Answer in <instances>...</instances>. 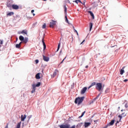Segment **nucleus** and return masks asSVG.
I'll return each instance as SVG.
<instances>
[{"label": "nucleus", "mask_w": 128, "mask_h": 128, "mask_svg": "<svg viewBox=\"0 0 128 128\" xmlns=\"http://www.w3.org/2000/svg\"><path fill=\"white\" fill-rule=\"evenodd\" d=\"M92 23L90 22V30H92Z\"/></svg>", "instance_id": "nucleus-25"}, {"label": "nucleus", "mask_w": 128, "mask_h": 128, "mask_svg": "<svg viewBox=\"0 0 128 128\" xmlns=\"http://www.w3.org/2000/svg\"><path fill=\"white\" fill-rule=\"evenodd\" d=\"M77 36H78V33L77 32H76Z\"/></svg>", "instance_id": "nucleus-48"}, {"label": "nucleus", "mask_w": 128, "mask_h": 128, "mask_svg": "<svg viewBox=\"0 0 128 128\" xmlns=\"http://www.w3.org/2000/svg\"><path fill=\"white\" fill-rule=\"evenodd\" d=\"M88 12L90 14L93 20H94V13H92V11H88Z\"/></svg>", "instance_id": "nucleus-15"}, {"label": "nucleus", "mask_w": 128, "mask_h": 128, "mask_svg": "<svg viewBox=\"0 0 128 128\" xmlns=\"http://www.w3.org/2000/svg\"><path fill=\"white\" fill-rule=\"evenodd\" d=\"M42 56H43V60L44 62H48L50 60V58L48 56H46L44 55H43Z\"/></svg>", "instance_id": "nucleus-9"}, {"label": "nucleus", "mask_w": 128, "mask_h": 128, "mask_svg": "<svg viewBox=\"0 0 128 128\" xmlns=\"http://www.w3.org/2000/svg\"><path fill=\"white\" fill-rule=\"evenodd\" d=\"M72 28H74V30H76V29H74V26H72Z\"/></svg>", "instance_id": "nucleus-46"}, {"label": "nucleus", "mask_w": 128, "mask_h": 128, "mask_svg": "<svg viewBox=\"0 0 128 128\" xmlns=\"http://www.w3.org/2000/svg\"><path fill=\"white\" fill-rule=\"evenodd\" d=\"M124 116H126V114L125 112L122 113V114H120L118 116V118H120L119 122H120L122 120V118H124Z\"/></svg>", "instance_id": "nucleus-6"}, {"label": "nucleus", "mask_w": 128, "mask_h": 128, "mask_svg": "<svg viewBox=\"0 0 128 128\" xmlns=\"http://www.w3.org/2000/svg\"><path fill=\"white\" fill-rule=\"evenodd\" d=\"M26 114L21 116V121L24 122V120H26Z\"/></svg>", "instance_id": "nucleus-13"}, {"label": "nucleus", "mask_w": 128, "mask_h": 128, "mask_svg": "<svg viewBox=\"0 0 128 128\" xmlns=\"http://www.w3.org/2000/svg\"><path fill=\"white\" fill-rule=\"evenodd\" d=\"M102 83H97L96 84V89L98 90V92H100L102 90Z\"/></svg>", "instance_id": "nucleus-3"}, {"label": "nucleus", "mask_w": 128, "mask_h": 128, "mask_svg": "<svg viewBox=\"0 0 128 128\" xmlns=\"http://www.w3.org/2000/svg\"><path fill=\"white\" fill-rule=\"evenodd\" d=\"M21 34H26V36H28V30H22V32H21Z\"/></svg>", "instance_id": "nucleus-12"}, {"label": "nucleus", "mask_w": 128, "mask_h": 128, "mask_svg": "<svg viewBox=\"0 0 128 128\" xmlns=\"http://www.w3.org/2000/svg\"><path fill=\"white\" fill-rule=\"evenodd\" d=\"M105 92L106 94H108V92H110V88H106L105 90Z\"/></svg>", "instance_id": "nucleus-31"}, {"label": "nucleus", "mask_w": 128, "mask_h": 128, "mask_svg": "<svg viewBox=\"0 0 128 128\" xmlns=\"http://www.w3.org/2000/svg\"><path fill=\"white\" fill-rule=\"evenodd\" d=\"M4 44V42H3L2 40H0V44Z\"/></svg>", "instance_id": "nucleus-35"}, {"label": "nucleus", "mask_w": 128, "mask_h": 128, "mask_svg": "<svg viewBox=\"0 0 128 128\" xmlns=\"http://www.w3.org/2000/svg\"><path fill=\"white\" fill-rule=\"evenodd\" d=\"M84 42H85V40H84L82 42H81L80 44H84Z\"/></svg>", "instance_id": "nucleus-42"}, {"label": "nucleus", "mask_w": 128, "mask_h": 128, "mask_svg": "<svg viewBox=\"0 0 128 128\" xmlns=\"http://www.w3.org/2000/svg\"><path fill=\"white\" fill-rule=\"evenodd\" d=\"M96 86V82H92L91 85L88 88V89L90 88L92 86Z\"/></svg>", "instance_id": "nucleus-24"}, {"label": "nucleus", "mask_w": 128, "mask_h": 128, "mask_svg": "<svg viewBox=\"0 0 128 128\" xmlns=\"http://www.w3.org/2000/svg\"><path fill=\"white\" fill-rule=\"evenodd\" d=\"M14 12H10L7 14L8 16H14Z\"/></svg>", "instance_id": "nucleus-21"}, {"label": "nucleus", "mask_w": 128, "mask_h": 128, "mask_svg": "<svg viewBox=\"0 0 128 128\" xmlns=\"http://www.w3.org/2000/svg\"><path fill=\"white\" fill-rule=\"evenodd\" d=\"M20 124H22V122H18V123L17 124V125H16V128H20Z\"/></svg>", "instance_id": "nucleus-22"}, {"label": "nucleus", "mask_w": 128, "mask_h": 128, "mask_svg": "<svg viewBox=\"0 0 128 128\" xmlns=\"http://www.w3.org/2000/svg\"><path fill=\"white\" fill-rule=\"evenodd\" d=\"M126 106H127L126 105Z\"/></svg>", "instance_id": "nucleus-51"}, {"label": "nucleus", "mask_w": 128, "mask_h": 128, "mask_svg": "<svg viewBox=\"0 0 128 128\" xmlns=\"http://www.w3.org/2000/svg\"><path fill=\"white\" fill-rule=\"evenodd\" d=\"M40 74L38 73L36 75V80H40Z\"/></svg>", "instance_id": "nucleus-17"}, {"label": "nucleus", "mask_w": 128, "mask_h": 128, "mask_svg": "<svg viewBox=\"0 0 128 128\" xmlns=\"http://www.w3.org/2000/svg\"><path fill=\"white\" fill-rule=\"evenodd\" d=\"M6 6L8 8H12V2L9 1L6 3Z\"/></svg>", "instance_id": "nucleus-11"}, {"label": "nucleus", "mask_w": 128, "mask_h": 128, "mask_svg": "<svg viewBox=\"0 0 128 128\" xmlns=\"http://www.w3.org/2000/svg\"><path fill=\"white\" fill-rule=\"evenodd\" d=\"M83 4H84V2Z\"/></svg>", "instance_id": "nucleus-52"}, {"label": "nucleus", "mask_w": 128, "mask_h": 128, "mask_svg": "<svg viewBox=\"0 0 128 128\" xmlns=\"http://www.w3.org/2000/svg\"><path fill=\"white\" fill-rule=\"evenodd\" d=\"M56 22L52 20L51 22H50V28H54V26L56 24Z\"/></svg>", "instance_id": "nucleus-4"}, {"label": "nucleus", "mask_w": 128, "mask_h": 128, "mask_svg": "<svg viewBox=\"0 0 128 128\" xmlns=\"http://www.w3.org/2000/svg\"><path fill=\"white\" fill-rule=\"evenodd\" d=\"M126 67L124 66L122 69L120 70V74L122 76V74H124V70Z\"/></svg>", "instance_id": "nucleus-16"}, {"label": "nucleus", "mask_w": 128, "mask_h": 128, "mask_svg": "<svg viewBox=\"0 0 128 128\" xmlns=\"http://www.w3.org/2000/svg\"><path fill=\"white\" fill-rule=\"evenodd\" d=\"M98 122V120H94V122Z\"/></svg>", "instance_id": "nucleus-40"}, {"label": "nucleus", "mask_w": 128, "mask_h": 128, "mask_svg": "<svg viewBox=\"0 0 128 128\" xmlns=\"http://www.w3.org/2000/svg\"><path fill=\"white\" fill-rule=\"evenodd\" d=\"M126 106H127L126 105Z\"/></svg>", "instance_id": "nucleus-50"}, {"label": "nucleus", "mask_w": 128, "mask_h": 128, "mask_svg": "<svg viewBox=\"0 0 128 128\" xmlns=\"http://www.w3.org/2000/svg\"><path fill=\"white\" fill-rule=\"evenodd\" d=\"M84 114H86V111H84V112H83L82 114V115L78 117L79 118H82V116H84Z\"/></svg>", "instance_id": "nucleus-28"}, {"label": "nucleus", "mask_w": 128, "mask_h": 128, "mask_svg": "<svg viewBox=\"0 0 128 128\" xmlns=\"http://www.w3.org/2000/svg\"><path fill=\"white\" fill-rule=\"evenodd\" d=\"M56 76V72H54L53 74L52 77H53V78H54V76Z\"/></svg>", "instance_id": "nucleus-32"}, {"label": "nucleus", "mask_w": 128, "mask_h": 128, "mask_svg": "<svg viewBox=\"0 0 128 128\" xmlns=\"http://www.w3.org/2000/svg\"><path fill=\"white\" fill-rule=\"evenodd\" d=\"M60 128H76V125L72 126L70 127V124H62L60 126Z\"/></svg>", "instance_id": "nucleus-2"}, {"label": "nucleus", "mask_w": 128, "mask_h": 128, "mask_svg": "<svg viewBox=\"0 0 128 128\" xmlns=\"http://www.w3.org/2000/svg\"><path fill=\"white\" fill-rule=\"evenodd\" d=\"M75 32H78V31L76 30H74Z\"/></svg>", "instance_id": "nucleus-45"}, {"label": "nucleus", "mask_w": 128, "mask_h": 128, "mask_svg": "<svg viewBox=\"0 0 128 128\" xmlns=\"http://www.w3.org/2000/svg\"><path fill=\"white\" fill-rule=\"evenodd\" d=\"M128 81V79H126L124 80V82H126Z\"/></svg>", "instance_id": "nucleus-38"}, {"label": "nucleus", "mask_w": 128, "mask_h": 128, "mask_svg": "<svg viewBox=\"0 0 128 128\" xmlns=\"http://www.w3.org/2000/svg\"><path fill=\"white\" fill-rule=\"evenodd\" d=\"M80 2V4H82V1H80V0H75V2L76 3V4H78V2Z\"/></svg>", "instance_id": "nucleus-29"}, {"label": "nucleus", "mask_w": 128, "mask_h": 128, "mask_svg": "<svg viewBox=\"0 0 128 128\" xmlns=\"http://www.w3.org/2000/svg\"><path fill=\"white\" fill-rule=\"evenodd\" d=\"M33 14V16H36V14Z\"/></svg>", "instance_id": "nucleus-47"}, {"label": "nucleus", "mask_w": 128, "mask_h": 128, "mask_svg": "<svg viewBox=\"0 0 128 128\" xmlns=\"http://www.w3.org/2000/svg\"><path fill=\"white\" fill-rule=\"evenodd\" d=\"M12 8L13 10H18L20 7L16 4H13L12 5Z\"/></svg>", "instance_id": "nucleus-10"}, {"label": "nucleus", "mask_w": 128, "mask_h": 128, "mask_svg": "<svg viewBox=\"0 0 128 128\" xmlns=\"http://www.w3.org/2000/svg\"><path fill=\"white\" fill-rule=\"evenodd\" d=\"M60 42H59L58 44V47L56 52H58V50H60Z\"/></svg>", "instance_id": "nucleus-30"}, {"label": "nucleus", "mask_w": 128, "mask_h": 128, "mask_svg": "<svg viewBox=\"0 0 128 128\" xmlns=\"http://www.w3.org/2000/svg\"><path fill=\"white\" fill-rule=\"evenodd\" d=\"M19 40L21 41H22L24 40V36H19Z\"/></svg>", "instance_id": "nucleus-23"}, {"label": "nucleus", "mask_w": 128, "mask_h": 128, "mask_svg": "<svg viewBox=\"0 0 128 128\" xmlns=\"http://www.w3.org/2000/svg\"><path fill=\"white\" fill-rule=\"evenodd\" d=\"M31 12L32 14H34V10H32Z\"/></svg>", "instance_id": "nucleus-41"}, {"label": "nucleus", "mask_w": 128, "mask_h": 128, "mask_svg": "<svg viewBox=\"0 0 128 128\" xmlns=\"http://www.w3.org/2000/svg\"><path fill=\"white\" fill-rule=\"evenodd\" d=\"M66 57H65V58H64V59L60 62V64H62V62H64V60H66Z\"/></svg>", "instance_id": "nucleus-36"}, {"label": "nucleus", "mask_w": 128, "mask_h": 128, "mask_svg": "<svg viewBox=\"0 0 128 128\" xmlns=\"http://www.w3.org/2000/svg\"><path fill=\"white\" fill-rule=\"evenodd\" d=\"M44 38L42 39V42L43 44V46H44V50L46 48V43H44Z\"/></svg>", "instance_id": "nucleus-14"}, {"label": "nucleus", "mask_w": 128, "mask_h": 128, "mask_svg": "<svg viewBox=\"0 0 128 128\" xmlns=\"http://www.w3.org/2000/svg\"><path fill=\"white\" fill-rule=\"evenodd\" d=\"M114 120H112L108 124V126H114Z\"/></svg>", "instance_id": "nucleus-19"}, {"label": "nucleus", "mask_w": 128, "mask_h": 128, "mask_svg": "<svg viewBox=\"0 0 128 128\" xmlns=\"http://www.w3.org/2000/svg\"><path fill=\"white\" fill-rule=\"evenodd\" d=\"M46 26V24H44L42 25V28H45Z\"/></svg>", "instance_id": "nucleus-34"}, {"label": "nucleus", "mask_w": 128, "mask_h": 128, "mask_svg": "<svg viewBox=\"0 0 128 128\" xmlns=\"http://www.w3.org/2000/svg\"><path fill=\"white\" fill-rule=\"evenodd\" d=\"M31 118H32V116H28V120H30V119Z\"/></svg>", "instance_id": "nucleus-39"}, {"label": "nucleus", "mask_w": 128, "mask_h": 128, "mask_svg": "<svg viewBox=\"0 0 128 128\" xmlns=\"http://www.w3.org/2000/svg\"><path fill=\"white\" fill-rule=\"evenodd\" d=\"M90 124H92V122H85L84 123V128H88V126H90Z\"/></svg>", "instance_id": "nucleus-8"}, {"label": "nucleus", "mask_w": 128, "mask_h": 128, "mask_svg": "<svg viewBox=\"0 0 128 128\" xmlns=\"http://www.w3.org/2000/svg\"><path fill=\"white\" fill-rule=\"evenodd\" d=\"M35 62H36V64H38V60H36Z\"/></svg>", "instance_id": "nucleus-37"}, {"label": "nucleus", "mask_w": 128, "mask_h": 128, "mask_svg": "<svg viewBox=\"0 0 128 128\" xmlns=\"http://www.w3.org/2000/svg\"><path fill=\"white\" fill-rule=\"evenodd\" d=\"M84 96H82V97H78L76 98L74 102L75 104H78V105L80 104L82 102H84Z\"/></svg>", "instance_id": "nucleus-1"}, {"label": "nucleus", "mask_w": 128, "mask_h": 128, "mask_svg": "<svg viewBox=\"0 0 128 128\" xmlns=\"http://www.w3.org/2000/svg\"><path fill=\"white\" fill-rule=\"evenodd\" d=\"M86 68H88V66H86Z\"/></svg>", "instance_id": "nucleus-43"}, {"label": "nucleus", "mask_w": 128, "mask_h": 128, "mask_svg": "<svg viewBox=\"0 0 128 128\" xmlns=\"http://www.w3.org/2000/svg\"><path fill=\"white\" fill-rule=\"evenodd\" d=\"M22 42H20L19 44H16V48H20V46H22Z\"/></svg>", "instance_id": "nucleus-18"}, {"label": "nucleus", "mask_w": 128, "mask_h": 128, "mask_svg": "<svg viewBox=\"0 0 128 128\" xmlns=\"http://www.w3.org/2000/svg\"><path fill=\"white\" fill-rule=\"evenodd\" d=\"M40 86V82H38L36 84H32V90H36V88H38V86Z\"/></svg>", "instance_id": "nucleus-5"}, {"label": "nucleus", "mask_w": 128, "mask_h": 128, "mask_svg": "<svg viewBox=\"0 0 128 128\" xmlns=\"http://www.w3.org/2000/svg\"><path fill=\"white\" fill-rule=\"evenodd\" d=\"M24 42V44H26V42H28V38H24V40H23Z\"/></svg>", "instance_id": "nucleus-26"}, {"label": "nucleus", "mask_w": 128, "mask_h": 128, "mask_svg": "<svg viewBox=\"0 0 128 128\" xmlns=\"http://www.w3.org/2000/svg\"><path fill=\"white\" fill-rule=\"evenodd\" d=\"M34 92H36V90L32 89V90L31 91V94H34Z\"/></svg>", "instance_id": "nucleus-33"}, {"label": "nucleus", "mask_w": 128, "mask_h": 128, "mask_svg": "<svg viewBox=\"0 0 128 128\" xmlns=\"http://www.w3.org/2000/svg\"><path fill=\"white\" fill-rule=\"evenodd\" d=\"M88 90V88L86 87H84L82 90L80 94H84L86 92V90Z\"/></svg>", "instance_id": "nucleus-7"}, {"label": "nucleus", "mask_w": 128, "mask_h": 128, "mask_svg": "<svg viewBox=\"0 0 128 128\" xmlns=\"http://www.w3.org/2000/svg\"><path fill=\"white\" fill-rule=\"evenodd\" d=\"M65 20L67 24H70V22H68V17L66 16V15L65 16Z\"/></svg>", "instance_id": "nucleus-27"}, {"label": "nucleus", "mask_w": 128, "mask_h": 128, "mask_svg": "<svg viewBox=\"0 0 128 128\" xmlns=\"http://www.w3.org/2000/svg\"><path fill=\"white\" fill-rule=\"evenodd\" d=\"M118 122H118V121H117V122H116V124H118Z\"/></svg>", "instance_id": "nucleus-44"}, {"label": "nucleus", "mask_w": 128, "mask_h": 128, "mask_svg": "<svg viewBox=\"0 0 128 128\" xmlns=\"http://www.w3.org/2000/svg\"><path fill=\"white\" fill-rule=\"evenodd\" d=\"M64 12L66 16L67 8H66V5L64 6Z\"/></svg>", "instance_id": "nucleus-20"}, {"label": "nucleus", "mask_w": 128, "mask_h": 128, "mask_svg": "<svg viewBox=\"0 0 128 128\" xmlns=\"http://www.w3.org/2000/svg\"><path fill=\"white\" fill-rule=\"evenodd\" d=\"M0 48H2V45L0 44Z\"/></svg>", "instance_id": "nucleus-49"}]
</instances>
